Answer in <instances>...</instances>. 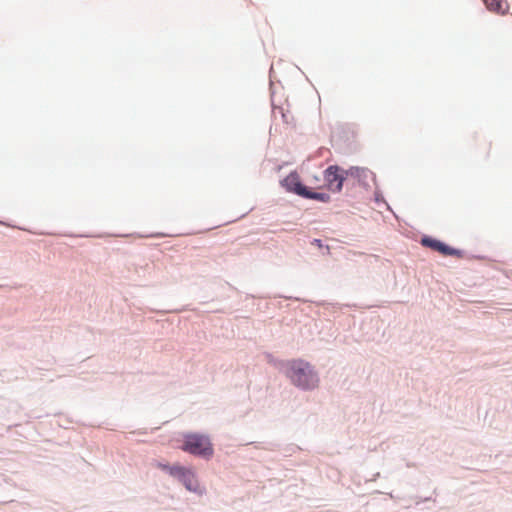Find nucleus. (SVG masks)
<instances>
[{"label": "nucleus", "instance_id": "f257e3e1", "mask_svg": "<svg viewBox=\"0 0 512 512\" xmlns=\"http://www.w3.org/2000/svg\"><path fill=\"white\" fill-rule=\"evenodd\" d=\"M286 375L294 385L303 389H313L319 381L312 366L303 360L287 362Z\"/></svg>", "mask_w": 512, "mask_h": 512}, {"label": "nucleus", "instance_id": "f03ea898", "mask_svg": "<svg viewBox=\"0 0 512 512\" xmlns=\"http://www.w3.org/2000/svg\"><path fill=\"white\" fill-rule=\"evenodd\" d=\"M180 448L184 452L204 458H211L214 453L209 437L198 433L185 434Z\"/></svg>", "mask_w": 512, "mask_h": 512}, {"label": "nucleus", "instance_id": "7ed1b4c3", "mask_svg": "<svg viewBox=\"0 0 512 512\" xmlns=\"http://www.w3.org/2000/svg\"><path fill=\"white\" fill-rule=\"evenodd\" d=\"M324 179L330 191L340 192L345 180L344 169L337 165H331L324 171Z\"/></svg>", "mask_w": 512, "mask_h": 512}, {"label": "nucleus", "instance_id": "20e7f679", "mask_svg": "<svg viewBox=\"0 0 512 512\" xmlns=\"http://www.w3.org/2000/svg\"><path fill=\"white\" fill-rule=\"evenodd\" d=\"M421 244L425 247H429L434 251L439 252L444 256H460L461 252L455 248H452L445 243L431 238V237H423L421 239Z\"/></svg>", "mask_w": 512, "mask_h": 512}, {"label": "nucleus", "instance_id": "39448f33", "mask_svg": "<svg viewBox=\"0 0 512 512\" xmlns=\"http://www.w3.org/2000/svg\"><path fill=\"white\" fill-rule=\"evenodd\" d=\"M281 185L286 189V191L297 194L301 197H304V194L308 189L301 183L300 177L296 172H291L287 175L281 181Z\"/></svg>", "mask_w": 512, "mask_h": 512}, {"label": "nucleus", "instance_id": "423d86ee", "mask_svg": "<svg viewBox=\"0 0 512 512\" xmlns=\"http://www.w3.org/2000/svg\"><path fill=\"white\" fill-rule=\"evenodd\" d=\"M180 481L189 491L198 493L202 492L195 474L190 469L187 470V472L184 474Z\"/></svg>", "mask_w": 512, "mask_h": 512}, {"label": "nucleus", "instance_id": "0eeeda50", "mask_svg": "<svg viewBox=\"0 0 512 512\" xmlns=\"http://www.w3.org/2000/svg\"><path fill=\"white\" fill-rule=\"evenodd\" d=\"M487 9L491 12L505 15L509 10V5L506 0H483Z\"/></svg>", "mask_w": 512, "mask_h": 512}, {"label": "nucleus", "instance_id": "6e6552de", "mask_svg": "<svg viewBox=\"0 0 512 512\" xmlns=\"http://www.w3.org/2000/svg\"><path fill=\"white\" fill-rule=\"evenodd\" d=\"M171 476L176 477L177 479L181 480V478L184 476V474L187 472V468L174 465V466H165L164 467Z\"/></svg>", "mask_w": 512, "mask_h": 512}, {"label": "nucleus", "instance_id": "1a4fd4ad", "mask_svg": "<svg viewBox=\"0 0 512 512\" xmlns=\"http://www.w3.org/2000/svg\"><path fill=\"white\" fill-rule=\"evenodd\" d=\"M304 198L318 200V201H321V202H329L330 201V195L329 194H327V193L312 192L309 189H307V192L304 194Z\"/></svg>", "mask_w": 512, "mask_h": 512}, {"label": "nucleus", "instance_id": "9d476101", "mask_svg": "<svg viewBox=\"0 0 512 512\" xmlns=\"http://www.w3.org/2000/svg\"><path fill=\"white\" fill-rule=\"evenodd\" d=\"M367 172L368 171L363 168L351 167L347 170H344V176H345V179L348 177L360 178L361 176H366Z\"/></svg>", "mask_w": 512, "mask_h": 512}, {"label": "nucleus", "instance_id": "9b49d317", "mask_svg": "<svg viewBox=\"0 0 512 512\" xmlns=\"http://www.w3.org/2000/svg\"><path fill=\"white\" fill-rule=\"evenodd\" d=\"M314 242H315V243H316V245H318L319 247H321V246H322V244H321V241H320V240H317V239H316V240H314Z\"/></svg>", "mask_w": 512, "mask_h": 512}]
</instances>
